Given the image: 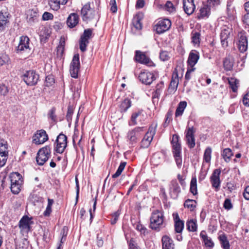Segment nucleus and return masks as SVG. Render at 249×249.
Listing matches in <instances>:
<instances>
[{"mask_svg": "<svg viewBox=\"0 0 249 249\" xmlns=\"http://www.w3.org/2000/svg\"><path fill=\"white\" fill-rule=\"evenodd\" d=\"M199 59V55L193 52H191L189 54L188 59L187 61L188 64L190 68H194V66L197 62Z\"/></svg>", "mask_w": 249, "mask_h": 249, "instance_id": "473e14b6", "label": "nucleus"}, {"mask_svg": "<svg viewBox=\"0 0 249 249\" xmlns=\"http://www.w3.org/2000/svg\"><path fill=\"white\" fill-rule=\"evenodd\" d=\"M200 237L203 240L204 242L205 245L209 248H213L214 246V243L213 242L212 239L209 237L206 233L204 231H202L200 233Z\"/></svg>", "mask_w": 249, "mask_h": 249, "instance_id": "c756f323", "label": "nucleus"}, {"mask_svg": "<svg viewBox=\"0 0 249 249\" xmlns=\"http://www.w3.org/2000/svg\"><path fill=\"white\" fill-rule=\"evenodd\" d=\"M221 170L219 169H215L210 178V181L212 186L214 188L216 192H218L219 190L221 181L220 180V175Z\"/></svg>", "mask_w": 249, "mask_h": 249, "instance_id": "f3484780", "label": "nucleus"}, {"mask_svg": "<svg viewBox=\"0 0 249 249\" xmlns=\"http://www.w3.org/2000/svg\"><path fill=\"white\" fill-rule=\"evenodd\" d=\"M218 235V238L220 241L221 247L223 249H230V243L226 234L222 232H219Z\"/></svg>", "mask_w": 249, "mask_h": 249, "instance_id": "393cba45", "label": "nucleus"}, {"mask_svg": "<svg viewBox=\"0 0 249 249\" xmlns=\"http://www.w3.org/2000/svg\"><path fill=\"white\" fill-rule=\"evenodd\" d=\"M171 26L170 20L167 18L160 20L156 25V32L160 34L168 30Z\"/></svg>", "mask_w": 249, "mask_h": 249, "instance_id": "a211bd4d", "label": "nucleus"}, {"mask_svg": "<svg viewBox=\"0 0 249 249\" xmlns=\"http://www.w3.org/2000/svg\"><path fill=\"white\" fill-rule=\"evenodd\" d=\"M160 57L162 61H166L169 59V56L167 52H162L160 53Z\"/></svg>", "mask_w": 249, "mask_h": 249, "instance_id": "774afa93", "label": "nucleus"}, {"mask_svg": "<svg viewBox=\"0 0 249 249\" xmlns=\"http://www.w3.org/2000/svg\"><path fill=\"white\" fill-rule=\"evenodd\" d=\"M199 36L200 35L199 33H195L192 36V42L196 44L198 43L199 42Z\"/></svg>", "mask_w": 249, "mask_h": 249, "instance_id": "338daca9", "label": "nucleus"}, {"mask_svg": "<svg viewBox=\"0 0 249 249\" xmlns=\"http://www.w3.org/2000/svg\"><path fill=\"white\" fill-rule=\"evenodd\" d=\"M143 16L142 13H138L136 14L133 19V25L137 30H141L142 27V25L141 20L142 19Z\"/></svg>", "mask_w": 249, "mask_h": 249, "instance_id": "c85d7f7f", "label": "nucleus"}, {"mask_svg": "<svg viewBox=\"0 0 249 249\" xmlns=\"http://www.w3.org/2000/svg\"><path fill=\"white\" fill-rule=\"evenodd\" d=\"M29 37L27 36H22L20 38L19 44L17 47L18 51H22L24 50H30L29 49Z\"/></svg>", "mask_w": 249, "mask_h": 249, "instance_id": "5701e85b", "label": "nucleus"}, {"mask_svg": "<svg viewBox=\"0 0 249 249\" xmlns=\"http://www.w3.org/2000/svg\"><path fill=\"white\" fill-rule=\"evenodd\" d=\"M210 13V6L208 4H203L199 10L198 14V18H203L208 17Z\"/></svg>", "mask_w": 249, "mask_h": 249, "instance_id": "cd10ccee", "label": "nucleus"}, {"mask_svg": "<svg viewBox=\"0 0 249 249\" xmlns=\"http://www.w3.org/2000/svg\"><path fill=\"white\" fill-rule=\"evenodd\" d=\"M92 29H87L84 30L80 40V49L84 52L86 50L87 46L89 43V39L92 37Z\"/></svg>", "mask_w": 249, "mask_h": 249, "instance_id": "6e6552de", "label": "nucleus"}, {"mask_svg": "<svg viewBox=\"0 0 249 249\" xmlns=\"http://www.w3.org/2000/svg\"><path fill=\"white\" fill-rule=\"evenodd\" d=\"M170 195L174 199H176L180 193V188L177 180H172L169 186Z\"/></svg>", "mask_w": 249, "mask_h": 249, "instance_id": "aec40b11", "label": "nucleus"}, {"mask_svg": "<svg viewBox=\"0 0 249 249\" xmlns=\"http://www.w3.org/2000/svg\"><path fill=\"white\" fill-rule=\"evenodd\" d=\"M162 249H175V244L173 239L165 235L162 237Z\"/></svg>", "mask_w": 249, "mask_h": 249, "instance_id": "412c9836", "label": "nucleus"}, {"mask_svg": "<svg viewBox=\"0 0 249 249\" xmlns=\"http://www.w3.org/2000/svg\"><path fill=\"white\" fill-rule=\"evenodd\" d=\"M51 155V148L47 145L39 150L36 158V162L39 165H42L48 160Z\"/></svg>", "mask_w": 249, "mask_h": 249, "instance_id": "0eeeda50", "label": "nucleus"}, {"mask_svg": "<svg viewBox=\"0 0 249 249\" xmlns=\"http://www.w3.org/2000/svg\"><path fill=\"white\" fill-rule=\"evenodd\" d=\"M37 16V13L33 10H31L30 11V15H27V19L30 22L34 21L36 19Z\"/></svg>", "mask_w": 249, "mask_h": 249, "instance_id": "864d4df0", "label": "nucleus"}, {"mask_svg": "<svg viewBox=\"0 0 249 249\" xmlns=\"http://www.w3.org/2000/svg\"><path fill=\"white\" fill-rule=\"evenodd\" d=\"M8 157V155L0 154V168L5 165Z\"/></svg>", "mask_w": 249, "mask_h": 249, "instance_id": "5fc2aeb1", "label": "nucleus"}, {"mask_svg": "<svg viewBox=\"0 0 249 249\" xmlns=\"http://www.w3.org/2000/svg\"><path fill=\"white\" fill-rule=\"evenodd\" d=\"M178 84V77L177 72H174L172 80L170 82L169 88L173 90H176Z\"/></svg>", "mask_w": 249, "mask_h": 249, "instance_id": "f704fd0d", "label": "nucleus"}, {"mask_svg": "<svg viewBox=\"0 0 249 249\" xmlns=\"http://www.w3.org/2000/svg\"><path fill=\"white\" fill-rule=\"evenodd\" d=\"M55 143L56 146L55 150L58 153H62L67 145V136L62 134H60L57 137Z\"/></svg>", "mask_w": 249, "mask_h": 249, "instance_id": "ddd939ff", "label": "nucleus"}, {"mask_svg": "<svg viewBox=\"0 0 249 249\" xmlns=\"http://www.w3.org/2000/svg\"><path fill=\"white\" fill-rule=\"evenodd\" d=\"M227 12L228 18L229 19V20H234L236 14V11L234 8L233 7H230V6H228Z\"/></svg>", "mask_w": 249, "mask_h": 249, "instance_id": "49530a36", "label": "nucleus"}, {"mask_svg": "<svg viewBox=\"0 0 249 249\" xmlns=\"http://www.w3.org/2000/svg\"><path fill=\"white\" fill-rule=\"evenodd\" d=\"M243 103L245 106L249 107V91L244 95Z\"/></svg>", "mask_w": 249, "mask_h": 249, "instance_id": "69168bd1", "label": "nucleus"}, {"mask_svg": "<svg viewBox=\"0 0 249 249\" xmlns=\"http://www.w3.org/2000/svg\"><path fill=\"white\" fill-rule=\"evenodd\" d=\"M184 228V222L181 220L178 214L175 217V230L176 232L181 233Z\"/></svg>", "mask_w": 249, "mask_h": 249, "instance_id": "7c9ffc66", "label": "nucleus"}, {"mask_svg": "<svg viewBox=\"0 0 249 249\" xmlns=\"http://www.w3.org/2000/svg\"><path fill=\"white\" fill-rule=\"evenodd\" d=\"M174 157L178 168H180L182 166L181 147L179 142V136L177 134L173 135L171 141Z\"/></svg>", "mask_w": 249, "mask_h": 249, "instance_id": "f03ea898", "label": "nucleus"}, {"mask_svg": "<svg viewBox=\"0 0 249 249\" xmlns=\"http://www.w3.org/2000/svg\"><path fill=\"white\" fill-rule=\"evenodd\" d=\"M196 130L193 126L187 127L185 131V139L187 144L189 148H193L195 146V133Z\"/></svg>", "mask_w": 249, "mask_h": 249, "instance_id": "2eb2a0df", "label": "nucleus"}, {"mask_svg": "<svg viewBox=\"0 0 249 249\" xmlns=\"http://www.w3.org/2000/svg\"><path fill=\"white\" fill-rule=\"evenodd\" d=\"M211 153H212V149L210 147H207L204 152V160L206 162H209L211 159Z\"/></svg>", "mask_w": 249, "mask_h": 249, "instance_id": "09e8293b", "label": "nucleus"}, {"mask_svg": "<svg viewBox=\"0 0 249 249\" xmlns=\"http://www.w3.org/2000/svg\"><path fill=\"white\" fill-rule=\"evenodd\" d=\"M110 5H111L110 10L113 13H116L117 11V7L115 0H110Z\"/></svg>", "mask_w": 249, "mask_h": 249, "instance_id": "0e129e2a", "label": "nucleus"}, {"mask_svg": "<svg viewBox=\"0 0 249 249\" xmlns=\"http://www.w3.org/2000/svg\"><path fill=\"white\" fill-rule=\"evenodd\" d=\"M0 154L8 155V144L4 140L0 141Z\"/></svg>", "mask_w": 249, "mask_h": 249, "instance_id": "e433bc0d", "label": "nucleus"}, {"mask_svg": "<svg viewBox=\"0 0 249 249\" xmlns=\"http://www.w3.org/2000/svg\"><path fill=\"white\" fill-rule=\"evenodd\" d=\"M10 60L9 57L5 53L0 54V66L7 64Z\"/></svg>", "mask_w": 249, "mask_h": 249, "instance_id": "3c124183", "label": "nucleus"}, {"mask_svg": "<svg viewBox=\"0 0 249 249\" xmlns=\"http://www.w3.org/2000/svg\"><path fill=\"white\" fill-rule=\"evenodd\" d=\"M129 249H141L133 239L129 242Z\"/></svg>", "mask_w": 249, "mask_h": 249, "instance_id": "bf43d9fd", "label": "nucleus"}, {"mask_svg": "<svg viewBox=\"0 0 249 249\" xmlns=\"http://www.w3.org/2000/svg\"><path fill=\"white\" fill-rule=\"evenodd\" d=\"M68 0H49V5L51 8L54 11H57L60 8V5H65Z\"/></svg>", "mask_w": 249, "mask_h": 249, "instance_id": "a878e982", "label": "nucleus"}, {"mask_svg": "<svg viewBox=\"0 0 249 249\" xmlns=\"http://www.w3.org/2000/svg\"><path fill=\"white\" fill-rule=\"evenodd\" d=\"M195 68H190L187 69V72L185 75V78L186 80L189 81L191 79V74L192 72H193L195 71Z\"/></svg>", "mask_w": 249, "mask_h": 249, "instance_id": "052dcab7", "label": "nucleus"}, {"mask_svg": "<svg viewBox=\"0 0 249 249\" xmlns=\"http://www.w3.org/2000/svg\"><path fill=\"white\" fill-rule=\"evenodd\" d=\"M55 109L54 107L52 108L49 113H48V117L50 118L52 121L53 122H56V116L55 115Z\"/></svg>", "mask_w": 249, "mask_h": 249, "instance_id": "603ef678", "label": "nucleus"}, {"mask_svg": "<svg viewBox=\"0 0 249 249\" xmlns=\"http://www.w3.org/2000/svg\"><path fill=\"white\" fill-rule=\"evenodd\" d=\"M223 65L226 71H230L232 68L233 63L229 58H226L223 61Z\"/></svg>", "mask_w": 249, "mask_h": 249, "instance_id": "8fccbe9b", "label": "nucleus"}, {"mask_svg": "<svg viewBox=\"0 0 249 249\" xmlns=\"http://www.w3.org/2000/svg\"><path fill=\"white\" fill-rule=\"evenodd\" d=\"M53 16L52 14L45 12L42 15V19L43 20H48L53 19Z\"/></svg>", "mask_w": 249, "mask_h": 249, "instance_id": "e2e57ef3", "label": "nucleus"}, {"mask_svg": "<svg viewBox=\"0 0 249 249\" xmlns=\"http://www.w3.org/2000/svg\"><path fill=\"white\" fill-rule=\"evenodd\" d=\"M223 207L225 209L228 210L231 209L232 208V205L230 199L227 198L225 200Z\"/></svg>", "mask_w": 249, "mask_h": 249, "instance_id": "6e6d98bb", "label": "nucleus"}, {"mask_svg": "<svg viewBox=\"0 0 249 249\" xmlns=\"http://www.w3.org/2000/svg\"><path fill=\"white\" fill-rule=\"evenodd\" d=\"M80 69L79 55L78 54L74 55L70 65V71L71 76L76 78Z\"/></svg>", "mask_w": 249, "mask_h": 249, "instance_id": "f8f14e48", "label": "nucleus"}, {"mask_svg": "<svg viewBox=\"0 0 249 249\" xmlns=\"http://www.w3.org/2000/svg\"><path fill=\"white\" fill-rule=\"evenodd\" d=\"M139 80L146 85H150L153 81L156 79V77L152 72L147 71H142L139 75Z\"/></svg>", "mask_w": 249, "mask_h": 249, "instance_id": "9b49d317", "label": "nucleus"}, {"mask_svg": "<svg viewBox=\"0 0 249 249\" xmlns=\"http://www.w3.org/2000/svg\"><path fill=\"white\" fill-rule=\"evenodd\" d=\"M187 106V102L186 101L180 102L176 109L175 115L176 117L181 116L183 111Z\"/></svg>", "mask_w": 249, "mask_h": 249, "instance_id": "72a5a7b5", "label": "nucleus"}, {"mask_svg": "<svg viewBox=\"0 0 249 249\" xmlns=\"http://www.w3.org/2000/svg\"><path fill=\"white\" fill-rule=\"evenodd\" d=\"M239 36L238 49L241 53H244L248 49V40L244 34L241 33Z\"/></svg>", "mask_w": 249, "mask_h": 249, "instance_id": "b1692460", "label": "nucleus"}, {"mask_svg": "<svg viewBox=\"0 0 249 249\" xmlns=\"http://www.w3.org/2000/svg\"><path fill=\"white\" fill-rule=\"evenodd\" d=\"M39 75L34 71H29L23 75V80L27 85H36L38 80Z\"/></svg>", "mask_w": 249, "mask_h": 249, "instance_id": "9d476101", "label": "nucleus"}, {"mask_svg": "<svg viewBox=\"0 0 249 249\" xmlns=\"http://www.w3.org/2000/svg\"><path fill=\"white\" fill-rule=\"evenodd\" d=\"M164 88V83L163 82H160L158 83L156 87V90L153 93V98H159Z\"/></svg>", "mask_w": 249, "mask_h": 249, "instance_id": "ea45409f", "label": "nucleus"}, {"mask_svg": "<svg viewBox=\"0 0 249 249\" xmlns=\"http://www.w3.org/2000/svg\"><path fill=\"white\" fill-rule=\"evenodd\" d=\"M46 86H52L54 83V79L52 75H48L46 77Z\"/></svg>", "mask_w": 249, "mask_h": 249, "instance_id": "4d7b16f0", "label": "nucleus"}, {"mask_svg": "<svg viewBox=\"0 0 249 249\" xmlns=\"http://www.w3.org/2000/svg\"><path fill=\"white\" fill-rule=\"evenodd\" d=\"M190 192L194 195H196L197 194V181L196 177L191 179L190 182Z\"/></svg>", "mask_w": 249, "mask_h": 249, "instance_id": "79ce46f5", "label": "nucleus"}, {"mask_svg": "<svg viewBox=\"0 0 249 249\" xmlns=\"http://www.w3.org/2000/svg\"><path fill=\"white\" fill-rule=\"evenodd\" d=\"M196 201L192 199L186 200L184 204V206L185 208H187L190 209L191 211H193L196 207Z\"/></svg>", "mask_w": 249, "mask_h": 249, "instance_id": "37998d69", "label": "nucleus"}, {"mask_svg": "<svg viewBox=\"0 0 249 249\" xmlns=\"http://www.w3.org/2000/svg\"><path fill=\"white\" fill-rule=\"evenodd\" d=\"M135 59L137 62L141 64H145L148 66H152L154 65V63L150 58L147 56L144 53L140 51H136Z\"/></svg>", "mask_w": 249, "mask_h": 249, "instance_id": "6ab92c4d", "label": "nucleus"}, {"mask_svg": "<svg viewBox=\"0 0 249 249\" xmlns=\"http://www.w3.org/2000/svg\"><path fill=\"white\" fill-rule=\"evenodd\" d=\"M48 136L43 129L36 131L33 136V142L36 144H41L48 141Z\"/></svg>", "mask_w": 249, "mask_h": 249, "instance_id": "4468645a", "label": "nucleus"}, {"mask_svg": "<svg viewBox=\"0 0 249 249\" xmlns=\"http://www.w3.org/2000/svg\"><path fill=\"white\" fill-rule=\"evenodd\" d=\"M232 155L233 153L231 151V150L229 148L224 149L223 151V153H222V156L226 162L230 161L231 157L232 156Z\"/></svg>", "mask_w": 249, "mask_h": 249, "instance_id": "58836bf2", "label": "nucleus"}, {"mask_svg": "<svg viewBox=\"0 0 249 249\" xmlns=\"http://www.w3.org/2000/svg\"><path fill=\"white\" fill-rule=\"evenodd\" d=\"M9 91L8 87L5 85H0V93L1 95L5 96Z\"/></svg>", "mask_w": 249, "mask_h": 249, "instance_id": "13d9d810", "label": "nucleus"}, {"mask_svg": "<svg viewBox=\"0 0 249 249\" xmlns=\"http://www.w3.org/2000/svg\"><path fill=\"white\" fill-rule=\"evenodd\" d=\"M187 229L190 231L194 232L197 230L196 220L191 219L187 222Z\"/></svg>", "mask_w": 249, "mask_h": 249, "instance_id": "c9c22d12", "label": "nucleus"}, {"mask_svg": "<svg viewBox=\"0 0 249 249\" xmlns=\"http://www.w3.org/2000/svg\"><path fill=\"white\" fill-rule=\"evenodd\" d=\"M143 131V127H137L128 132L127 138L129 144H133L137 142L138 138L140 136L141 132Z\"/></svg>", "mask_w": 249, "mask_h": 249, "instance_id": "dca6fc26", "label": "nucleus"}, {"mask_svg": "<svg viewBox=\"0 0 249 249\" xmlns=\"http://www.w3.org/2000/svg\"><path fill=\"white\" fill-rule=\"evenodd\" d=\"M120 213L117 211L114 213L112 215V218L110 220L111 224H115L118 220Z\"/></svg>", "mask_w": 249, "mask_h": 249, "instance_id": "680f3d73", "label": "nucleus"}, {"mask_svg": "<svg viewBox=\"0 0 249 249\" xmlns=\"http://www.w3.org/2000/svg\"><path fill=\"white\" fill-rule=\"evenodd\" d=\"M135 228L138 231L140 232L142 235L145 236L148 234L147 229L140 222H137L135 224Z\"/></svg>", "mask_w": 249, "mask_h": 249, "instance_id": "c03bdc74", "label": "nucleus"}, {"mask_svg": "<svg viewBox=\"0 0 249 249\" xmlns=\"http://www.w3.org/2000/svg\"><path fill=\"white\" fill-rule=\"evenodd\" d=\"M78 16L75 13H72L67 18V25L70 28L74 27L78 24Z\"/></svg>", "mask_w": 249, "mask_h": 249, "instance_id": "bb28decb", "label": "nucleus"}, {"mask_svg": "<svg viewBox=\"0 0 249 249\" xmlns=\"http://www.w3.org/2000/svg\"><path fill=\"white\" fill-rule=\"evenodd\" d=\"M125 165H126L125 162H122L120 163L117 171L116 172V173L114 174H113L112 175V177L113 178H117V177H118L121 174L123 171L124 170V168Z\"/></svg>", "mask_w": 249, "mask_h": 249, "instance_id": "de8ad7c7", "label": "nucleus"}, {"mask_svg": "<svg viewBox=\"0 0 249 249\" xmlns=\"http://www.w3.org/2000/svg\"><path fill=\"white\" fill-rule=\"evenodd\" d=\"M150 220V228L159 231L163 224L164 216L163 212L158 210L154 211L151 214Z\"/></svg>", "mask_w": 249, "mask_h": 249, "instance_id": "7ed1b4c3", "label": "nucleus"}, {"mask_svg": "<svg viewBox=\"0 0 249 249\" xmlns=\"http://www.w3.org/2000/svg\"><path fill=\"white\" fill-rule=\"evenodd\" d=\"M131 102L128 98H125L120 105L121 112H125L131 107Z\"/></svg>", "mask_w": 249, "mask_h": 249, "instance_id": "4c0bfd02", "label": "nucleus"}, {"mask_svg": "<svg viewBox=\"0 0 249 249\" xmlns=\"http://www.w3.org/2000/svg\"><path fill=\"white\" fill-rule=\"evenodd\" d=\"M228 82L232 91L236 92L238 88V80L235 78L231 77L228 78Z\"/></svg>", "mask_w": 249, "mask_h": 249, "instance_id": "a19ab883", "label": "nucleus"}, {"mask_svg": "<svg viewBox=\"0 0 249 249\" xmlns=\"http://www.w3.org/2000/svg\"><path fill=\"white\" fill-rule=\"evenodd\" d=\"M33 224L32 218H29L28 216H23L18 223L20 233L23 235L26 236L31 231V225Z\"/></svg>", "mask_w": 249, "mask_h": 249, "instance_id": "423d86ee", "label": "nucleus"}, {"mask_svg": "<svg viewBox=\"0 0 249 249\" xmlns=\"http://www.w3.org/2000/svg\"><path fill=\"white\" fill-rule=\"evenodd\" d=\"M9 178L11 192L13 194H18L21 190L23 182L21 175L18 172H14L10 174Z\"/></svg>", "mask_w": 249, "mask_h": 249, "instance_id": "20e7f679", "label": "nucleus"}, {"mask_svg": "<svg viewBox=\"0 0 249 249\" xmlns=\"http://www.w3.org/2000/svg\"><path fill=\"white\" fill-rule=\"evenodd\" d=\"M8 15L7 12H0V30L4 29L9 22Z\"/></svg>", "mask_w": 249, "mask_h": 249, "instance_id": "2f4dec72", "label": "nucleus"}, {"mask_svg": "<svg viewBox=\"0 0 249 249\" xmlns=\"http://www.w3.org/2000/svg\"><path fill=\"white\" fill-rule=\"evenodd\" d=\"M157 126V124L153 123L149 127L148 131L141 142V147L142 148H145L149 146L153 140V136L156 133Z\"/></svg>", "mask_w": 249, "mask_h": 249, "instance_id": "39448f33", "label": "nucleus"}, {"mask_svg": "<svg viewBox=\"0 0 249 249\" xmlns=\"http://www.w3.org/2000/svg\"><path fill=\"white\" fill-rule=\"evenodd\" d=\"M231 32L232 28L231 27L224 26L222 28L220 37L221 45L223 48H225L228 46Z\"/></svg>", "mask_w": 249, "mask_h": 249, "instance_id": "1a4fd4ad", "label": "nucleus"}, {"mask_svg": "<svg viewBox=\"0 0 249 249\" xmlns=\"http://www.w3.org/2000/svg\"><path fill=\"white\" fill-rule=\"evenodd\" d=\"M142 110H139L132 113L131 117V122L132 125H136L137 124V119L139 117L141 118L142 115Z\"/></svg>", "mask_w": 249, "mask_h": 249, "instance_id": "a18cd8bd", "label": "nucleus"}, {"mask_svg": "<svg viewBox=\"0 0 249 249\" xmlns=\"http://www.w3.org/2000/svg\"><path fill=\"white\" fill-rule=\"evenodd\" d=\"M184 11L187 15H191L195 9L196 6L194 0H183Z\"/></svg>", "mask_w": 249, "mask_h": 249, "instance_id": "4be33fe9", "label": "nucleus"}, {"mask_svg": "<svg viewBox=\"0 0 249 249\" xmlns=\"http://www.w3.org/2000/svg\"><path fill=\"white\" fill-rule=\"evenodd\" d=\"M83 21L88 22L92 20H97L99 18L98 11L93 7V4L88 2L84 5L81 10Z\"/></svg>", "mask_w": 249, "mask_h": 249, "instance_id": "f257e3e1", "label": "nucleus"}]
</instances>
